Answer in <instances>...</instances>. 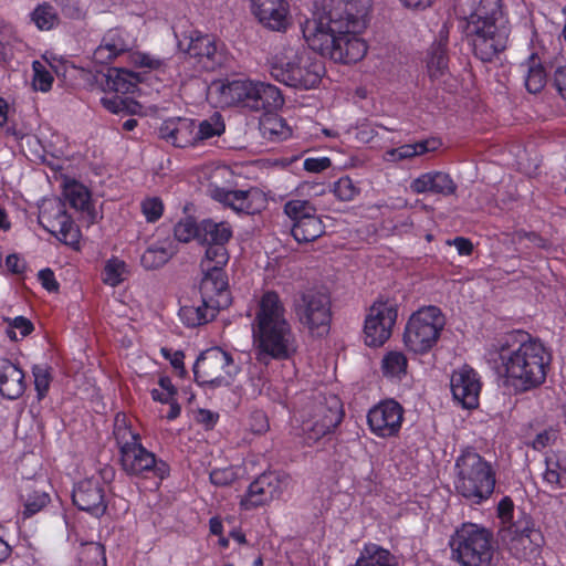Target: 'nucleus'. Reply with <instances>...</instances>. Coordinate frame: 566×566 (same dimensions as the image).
<instances>
[{"label": "nucleus", "mask_w": 566, "mask_h": 566, "mask_svg": "<svg viewBox=\"0 0 566 566\" xmlns=\"http://www.w3.org/2000/svg\"><path fill=\"white\" fill-rule=\"evenodd\" d=\"M496 354L497 375L514 395L533 391L545 384L553 355L541 338L514 329L499 339Z\"/></svg>", "instance_id": "obj_1"}, {"label": "nucleus", "mask_w": 566, "mask_h": 566, "mask_svg": "<svg viewBox=\"0 0 566 566\" xmlns=\"http://www.w3.org/2000/svg\"><path fill=\"white\" fill-rule=\"evenodd\" d=\"M453 11L463 40L484 63L494 61L507 45L502 0H454Z\"/></svg>", "instance_id": "obj_2"}, {"label": "nucleus", "mask_w": 566, "mask_h": 566, "mask_svg": "<svg viewBox=\"0 0 566 566\" xmlns=\"http://www.w3.org/2000/svg\"><path fill=\"white\" fill-rule=\"evenodd\" d=\"M364 28L363 18L353 12L340 19L331 15L306 19L301 25L303 38L313 52L342 64L357 63L366 55L368 46L358 36Z\"/></svg>", "instance_id": "obj_3"}, {"label": "nucleus", "mask_w": 566, "mask_h": 566, "mask_svg": "<svg viewBox=\"0 0 566 566\" xmlns=\"http://www.w3.org/2000/svg\"><path fill=\"white\" fill-rule=\"evenodd\" d=\"M251 326L259 363L268 365L271 360H290L296 354V337L277 292L265 291L261 295Z\"/></svg>", "instance_id": "obj_4"}, {"label": "nucleus", "mask_w": 566, "mask_h": 566, "mask_svg": "<svg viewBox=\"0 0 566 566\" xmlns=\"http://www.w3.org/2000/svg\"><path fill=\"white\" fill-rule=\"evenodd\" d=\"M220 94L228 105L240 106L253 112L263 111L260 120L262 136L271 142H281L291 136V128L285 119L274 112L284 104L281 90L273 84L234 80L221 85Z\"/></svg>", "instance_id": "obj_5"}, {"label": "nucleus", "mask_w": 566, "mask_h": 566, "mask_svg": "<svg viewBox=\"0 0 566 566\" xmlns=\"http://www.w3.org/2000/svg\"><path fill=\"white\" fill-rule=\"evenodd\" d=\"M496 471L473 448L462 449L453 467V486L458 495L472 504H482L494 493Z\"/></svg>", "instance_id": "obj_6"}, {"label": "nucleus", "mask_w": 566, "mask_h": 566, "mask_svg": "<svg viewBox=\"0 0 566 566\" xmlns=\"http://www.w3.org/2000/svg\"><path fill=\"white\" fill-rule=\"evenodd\" d=\"M344 418L343 401L334 394L314 396L297 411L296 416L304 443L308 447L335 433Z\"/></svg>", "instance_id": "obj_7"}, {"label": "nucleus", "mask_w": 566, "mask_h": 566, "mask_svg": "<svg viewBox=\"0 0 566 566\" xmlns=\"http://www.w3.org/2000/svg\"><path fill=\"white\" fill-rule=\"evenodd\" d=\"M451 557L460 566H490L493 559V533L465 522L450 536Z\"/></svg>", "instance_id": "obj_8"}, {"label": "nucleus", "mask_w": 566, "mask_h": 566, "mask_svg": "<svg viewBox=\"0 0 566 566\" xmlns=\"http://www.w3.org/2000/svg\"><path fill=\"white\" fill-rule=\"evenodd\" d=\"M444 325V315L438 306H423L409 317L403 343L410 352L427 354L439 340Z\"/></svg>", "instance_id": "obj_9"}, {"label": "nucleus", "mask_w": 566, "mask_h": 566, "mask_svg": "<svg viewBox=\"0 0 566 566\" xmlns=\"http://www.w3.org/2000/svg\"><path fill=\"white\" fill-rule=\"evenodd\" d=\"M271 74L276 81L287 86L311 90L321 83L325 74V65L315 54L302 51L286 62L275 63Z\"/></svg>", "instance_id": "obj_10"}, {"label": "nucleus", "mask_w": 566, "mask_h": 566, "mask_svg": "<svg viewBox=\"0 0 566 566\" xmlns=\"http://www.w3.org/2000/svg\"><path fill=\"white\" fill-rule=\"evenodd\" d=\"M39 224L60 242L80 250L81 230L66 210V203L61 198L44 199L39 207Z\"/></svg>", "instance_id": "obj_11"}, {"label": "nucleus", "mask_w": 566, "mask_h": 566, "mask_svg": "<svg viewBox=\"0 0 566 566\" xmlns=\"http://www.w3.org/2000/svg\"><path fill=\"white\" fill-rule=\"evenodd\" d=\"M294 310L298 322L313 336L322 337L329 333L332 302L327 293L308 289L295 301Z\"/></svg>", "instance_id": "obj_12"}, {"label": "nucleus", "mask_w": 566, "mask_h": 566, "mask_svg": "<svg viewBox=\"0 0 566 566\" xmlns=\"http://www.w3.org/2000/svg\"><path fill=\"white\" fill-rule=\"evenodd\" d=\"M239 373L232 356L220 347L205 350L193 366L195 379L200 386H229Z\"/></svg>", "instance_id": "obj_13"}, {"label": "nucleus", "mask_w": 566, "mask_h": 566, "mask_svg": "<svg viewBox=\"0 0 566 566\" xmlns=\"http://www.w3.org/2000/svg\"><path fill=\"white\" fill-rule=\"evenodd\" d=\"M292 478L284 471H264L258 475L241 495L239 507L241 511H253L269 506L286 491Z\"/></svg>", "instance_id": "obj_14"}, {"label": "nucleus", "mask_w": 566, "mask_h": 566, "mask_svg": "<svg viewBox=\"0 0 566 566\" xmlns=\"http://www.w3.org/2000/svg\"><path fill=\"white\" fill-rule=\"evenodd\" d=\"M108 470L77 481L72 491L74 506L94 518L103 517L109 503ZM113 476L112 470H109Z\"/></svg>", "instance_id": "obj_15"}, {"label": "nucleus", "mask_w": 566, "mask_h": 566, "mask_svg": "<svg viewBox=\"0 0 566 566\" xmlns=\"http://www.w3.org/2000/svg\"><path fill=\"white\" fill-rule=\"evenodd\" d=\"M179 46L197 60L206 71H216L227 65L229 53L224 43L212 34L189 30L179 40Z\"/></svg>", "instance_id": "obj_16"}, {"label": "nucleus", "mask_w": 566, "mask_h": 566, "mask_svg": "<svg viewBox=\"0 0 566 566\" xmlns=\"http://www.w3.org/2000/svg\"><path fill=\"white\" fill-rule=\"evenodd\" d=\"M119 455L122 468L129 476L154 479L161 482L170 474L169 464L146 449L143 442L122 450Z\"/></svg>", "instance_id": "obj_17"}, {"label": "nucleus", "mask_w": 566, "mask_h": 566, "mask_svg": "<svg viewBox=\"0 0 566 566\" xmlns=\"http://www.w3.org/2000/svg\"><path fill=\"white\" fill-rule=\"evenodd\" d=\"M398 316L397 307L388 301H376L364 323V342L368 347L382 346L391 336Z\"/></svg>", "instance_id": "obj_18"}, {"label": "nucleus", "mask_w": 566, "mask_h": 566, "mask_svg": "<svg viewBox=\"0 0 566 566\" xmlns=\"http://www.w3.org/2000/svg\"><path fill=\"white\" fill-rule=\"evenodd\" d=\"M369 431L381 439L398 437L405 419L403 407L392 398H386L373 406L367 412Z\"/></svg>", "instance_id": "obj_19"}, {"label": "nucleus", "mask_w": 566, "mask_h": 566, "mask_svg": "<svg viewBox=\"0 0 566 566\" xmlns=\"http://www.w3.org/2000/svg\"><path fill=\"white\" fill-rule=\"evenodd\" d=\"M206 253L200 262L203 273L201 289L205 293L211 291H228V276L224 266L229 262L227 244H206Z\"/></svg>", "instance_id": "obj_20"}, {"label": "nucleus", "mask_w": 566, "mask_h": 566, "mask_svg": "<svg viewBox=\"0 0 566 566\" xmlns=\"http://www.w3.org/2000/svg\"><path fill=\"white\" fill-rule=\"evenodd\" d=\"M453 399L464 409L472 410L479 406L482 380L480 374L464 364L454 369L450 377Z\"/></svg>", "instance_id": "obj_21"}, {"label": "nucleus", "mask_w": 566, "mask_h": 566, "mask_svg": "<svg viewBox=\"0 0 566 566\" xmlns=\"http://www.w3.org/2000/svg\"><path fill=\"white\" fill-rule=\"evenodd\" d=\"M200 302L192 305H184L179 308L178 316L182 324L187 327L193 328L205 325L212 321L220 307L222 306L221 298L227 296L226 291H211L205 293L199 286Z\"/></svg>", "instance_id": "obj_22"}, {"label": "nucleus", "mask_w": 566, "mask_h": 566, "mask_svg": "<svg viewBox=\"0 0 566 566\" xmlns=\"http://www.w3.org/2000/svg\"><path fill=\"white\" fill-rule=\"evenodd\" d=\"M130 48L128 33L122 28H112L103 34L92 59L96 64L105 65L130 51Z\"/></svg>", "instance_id": "obj_23"}, {"label": "nucleus", "mask_w": 566, "mask_h": 566, "mask_svg": "<svg viewBox=\"0 0 566 566\" xmlns=\"http://www.w3.org/2000/svg\"><path fill=\"white\" fill-rule=\"evenodd\" d=\"M159 136L178 148L196 147V119L169 118L164 120L159 128Z\"/></svg>", "instance_id": "obj_24"}, {"label": "nucleus", "mask_w": 566, "mask_h": 566, "mask_svg": "<svg viewBox=\"0 0 566 566\" xmlns=\"http://www.w3.org/2000/svg\"><path fill=\"white\" fill-rule=\"evenodd\" d=\"M252 10L265 28L273 31L285 30L289 3L285 0H251Z\"/></svg>", "instance_id": "obj_25"}, {"label": "nucleus", "mask_w": 566, "mask_h": 566, "mask_svg": "<svg viewBox=\"0 0 566 566\" xmlns=\"http://www.w3.org/2000/svg\"><path fill=\"white\" fill-rule=\"evenodd\" d=\"M20 515L28 520L44 510L51 502L50 494L38 486L33 479H25L19 486Z\"/></svg>", "instance_id": "obj_26"}, {"label": "nucleus", "mask_w": 566, "mask_h": 566, "mask_svg": "<svg viewBox=\"0 0 566 566\" xmlns=\"http://www.w3.org/2000/svg\"><path fill=\"white\" fill-rule=\"evenodd\" d=\"M415 193H437L442 196H451L457 190V185L449 174L442 171H429L421 174L412 180L410 185Z\"/></svg>", "instance_id": "obj_27"}, {"label": "nucleus", "mask_w": 566, "mask_h": 566, "mask_svg": "<svg viewBox=\"0 0 566 566\" xmlns=\"http://www.w3.org/2000/svg\"><path fill=\"white\" fill-rule=\"evenodd\" d=\"M545 538L542 532H534L528 538H509L507 548L513 557L521 562L536 564L542 558Z\"/></svg>", "instance_id": "obj_28"}, {"label": "nucleus", "mask_w": 566, "mask_h": 566, "mask_svg": "<svg viewBox=\"0 0 566 566\" xmlns=\"http://www.w3.org/2000/svg\"><path fill=\"white\" fill-rule=\"evenodd\" d=\"M24 390V373L18 358H2V398L18 399Z\"/></svg>", "instance_id": "obj_29"}, {"label": "nucleus", "mask_w": 566, "mask_h": 566, "mask_svg": "<svg viewBox=\"0 0 566 566\" xmlns=\"http://www.w3.org/2000/svg\"><path fill=\"white\" fill-rule=\"evenodd\" d=\"M520 70L523 74L526 91L531 94L542 92L547 82V73L542 59L536 52H532L527 59L520 64Z\"/></svg>", "instance_id": "obj_30"}, {"label": "nucleus", "mask_w": 566, "mask_h": 566, "mask_svg": "<svg viewBox=\"0 0 566 566\" xmlns=\"http://www.w3.org/2000/svg\"><path fill=\"white\" fill-rule=\"evenodd\" d=\"M103 77L102 85L104 91L122 95L134 93L140 82L137 73L118 67H109Z\"/></svg>", "instance_id": "obj_31"}, {"label": "nucleus", "mask_w": 566, "mask_h": 566, "mask_svg": "<svg viewBox=\"0 0 566 566\" xmlns=\"http://www.w3.org/2000/svg\"><path fill=\"white\" fill-rule=\"evenodd\" d=\"M448 32L444 33L443 31H440L438 40L434 41L429 49L427 70L432 81L440 78L448 71Z\"/></svg>", "instance_id": "obj_32"}, {"label": "nucleus", "mask_w": 566, "mask_h": 566, "mask_svg": "<svg viewBox=\"0 0 566 566\" xmlns=\"http://www.w3.org/2000/svg\"><path fill=\"white\" fill-rule=\"evenodd\" d=\"M113 436L119 452L135 443L142 442V436L134 426L133 419L125 412H117L114 417Z\"/></svg>", "instance_id": "obj_33"}, {"label": "nucleus", "mask_w": 566, "mask_h": 566, "mask_svg": "<svg viewBox=\"0 0 566 566\" xmlns=\"http://www.w3.org/2000/svg\"><path fill=\"white\" fill-rule=\"evenodd\" d=\"M175 253L176 247L171 240L157 241L144 251L140 263L146 270H156L164 266Z\"/></svg>", "instance_id": "obj_34"}, {"label": "nucleus", "mask_w": 566, "mask_h": 566, "mask_svg": "<svg viewBox=\"0 0 566 566\" xmlns=\"http://www.w3.org/2000/svg\"><path fill=\"white\" fill-rule=\"evenodd\" d=\"M199 231L201 244H227L233 234L229 222L210 218L199 222Z\"/></svg>", "instance_id": "obj_35"}, {"label": "nucleus", "mask_w": 566, "mask_h": 566, "mask_svg": "<svg viewBox=\"0 0 566 566\" xmlns=\"http://www.w3.org/2000/svg\"><path fill=\"white\" fill-rule=\"evenodd\" d=\"M209 192L213 200L233 209L237 212H250L251 202L249 200L250 191L248 190H230L211 185Z\"/></svg>", "instance_id": "obj_36"}, {"label": "nucleus", "mask_w": 566, "mask_h": 566, "mask_svg": "<svg viewBox=\"0 0 566 566\" xmlns=\"http://www.w3.org/2000/svg\"><path fill=\"white\" fill-rule=\"evenodd\" d=\"M63 197L65 203L76 211L90 213L93 210L91 201V191L83 184L72 179L66 180L63 185Z\"/></svg>", "instance_id": "obj_37"}, {"label": "nucleus", "mask_w": 566, "mask_h": 566, "mask_svg": "<svg viewBox=\"0 0 566 566\" xmlns=\"http://www.w3.org/2000/svg\"><path fill=\"white\" fill-rule=\"evenodd\" d=\"M440 140L436 138L420 140L415 144H406L398 148L387 150L385 158L388 161H400L429 151H434L440 147Z\"/></svg>", "instance_id": "obj_38"}, {"label": "nucleus", "mask_w": 566, "mask_h": 566, "mask_svg": "<svg viewBox=\"0 0 566 566\" xmlns=\"http://www.w3.org/2000/svg\"><path fill=\"white\" fill-rule=\"evenodd\" d=\"M545 470L542 473L543 482L551 490L557 491L566 488V464L552 453L545 457Z\"/></svg>", "instance_id": "obj_39"}, {"label": "nucleus", "mask_w": 566, "mask_h": 566, "mask_svg": "<svg viewBox=\"0 0 566 566\" xmlns=\"http://www.w3.org/2000/svg\"><path fill=\"white\" fill-rule=\"evenodd\" d=\"M382 376L391 381H400L407 375L408 358L402 352L390 350L381 359Z\"/></svg>", "instance_id": "obj_40"}, {"label": "nucleus", "mask_w": 566, "mask_h": 566, "mask_svg": "<svg viewBox=\"0 0 566 566\" xmlns=\"http://www.w3.org/2000/svg\"><path fill=\"white\" fill-rule=\"evenodd\" d=\"M324 232L325 227L318 214L298 221V223L291 227V234L298 243L313 242L323 235Z\"/></svg>", "instance_id": "obj_41"}, {"label": "nucleus", "mask_w": 566, "mask_h": 566, "mask_svg": "<svg viewBox=\"0 0 566 566\" xmlns=\"http://www.w3.org/2000/svg\"><path fill=\"white\" fill-rule=\"evenodd\" d=\"M226 132V123L220 112H213L207 118L196 120L197 145L214 137H220Z\"/></svg>", "instance_id": "obj_42"}, {"label": "nucleus", "mask_w": 566, "mask_h": 566, "mask_svg": "<svg viewBox=\"0 0 566 566\" xmlns=\"http://www.w3.org/2000/svg\"><path fill=\"white\" fill-rule=\"evenodd\" d=\"M392 556L388 549L381 546L368 543L360 551L355 566H392Z\"/></svg>", "instance_id": "obj_43"}, {"label": "nucleus", "mask_w": 566, "mask_h": 566, "mask_svg": "<svg viewBox=\"0 0 566 566\" xmlns=\"http://www.w3.org/2000/svg\"><path fill=\"white\" fill-rule=\"evenodd\" d=\"M283 212L289 218L291 227L298 221L317 214L315 205L306 199H290L283 206Z\"/></svg>", "instance_id": "obj_44"}, {"label": "nucleus", "mask_w": 566, "mask_h": 566, "mask_svg": "<svg viewBox=\"0 0 566 566\" xmlns=\"http://www.w3.org/2000/svg\"><path fill=\"white\" fill-rule=\"evenodd\" d=\"M31 21L41 31H50L57 27L60 18L56 9L49 2L38 4L31 12Z\"/></svg>", "instance_id": "obj_45"}, {"label": "nucleus", "mask_w": 566, "mask_h": 566, "mask_svg": "<svg viewBox=\"0 0 566 566\" xmlns=\"http://www.w3.org/2000/svg\"><path fill=\"white\" fill-rule=\"evenodd\" d=\"M506 532L509 539L518 537L528 538V535H532V533L542 531L530 514L524 511H520L516 514V518L507 526Z\"/></svg>", "instance_id": "obj_46"}, {"label": "nucleus", "mask_w": 566, "mask_h": 566, "mask_svg": "<svg viewBox=\"0 0 566 566\" xmlns=\"http://www.w3.org/2000/svg\"><path fill=\"white\" fill-rule=\"evenodd\" d=\"M2 321L8 323L4 334L11 342L19 340L17 332H19L20 339H22L34 331L33 323L22 315L15 316L14 318L2 317Z\"/></svg>", "instance_id": "obj_47"}, {"label": "nucleus", "mask_w": 566, "mask_h": 566, "mask_svg": "<svg viewBox=\"0 0 566 566\" xmlns=\"http://www.w3.org/2000/svg\"><path fill=\"white\" fill-rule=\"evenodd\" d=\"M34 389L39 401L43 400L50 390L53 380L52 368L49 365H34L32 367Z\"/></svg>", "instance_id": "obj_48"}, {"label": "nucleus", "mask_w": 566, "mask_h": 566, "mask_svg": "<svg viewBox=\"0 0 566 566\" xmlns=\"http://www.w3.org/2000/svg\"><path fill=\"white\" fill-rule=\"evenodd\" d=\"M126 272V263L118 258L109 259L103 270V281L105 284L109 286H117L124 280V274Z\"/></svg>", "instance_id": "obj_49"}, {"label": "nucleus", "mask_w": 566, "mask_h": 566, "mask_svg": "<svg viewBox=\"0 0 566 566\" xmlns=\"http://www.w3.org/2000/svg\"><path fill=\"white\" fill-rule=\"evenodd\" d=\"M332 191L340 201H352L359 195L360 189L349 176H342L333 184Z\"/></svg>", "instance_id": "obj_50"}, {"label": "nucleus", "mask_w": 566, "mask_h": 566, "mask_svg": "<svg viewBox=\"0 0 566 566\" xmlns=\"http://www.w3.org/2000/svg\"><path fill=\"white\" fill-rule=\"evenodd\" d=\"M199 223L193 219L180 220L174 227V237L178 242L188 243L196 239L200 242Z\"/></svg>", "instance_id": "obj_51"}, {"label": "nucleus", "mask_w": 566, "mask_h": 566, "mask_svg": "<svg viewBox=\"0 0 566 566\" xmlns=\"http://www.w3.org/2000/svg\"><path fill=\"white\" fill-rule=\"evenodd\" d=\"M81 566H107L105 547L99 543H90L82 552Z\"/></svg>", "instance_id": "obj_52"}, {"label": "nucleus", "mask_w": 566, "mask_h": 566, "mask_svg": "<svg viewBox=\"0 0 566 566\" xmlns=\"http://www.w3.org/2000/svg\"><path fill=\"white\" fill-rule=\"evenodd\" d=\"M33 70V78L32 85L35 91H40L43 93L49 92L52 88L54 77L51 72L46 69V66L40 62L34 61L32 63Z\"/></svg>", "instance_id": "obj_53"}, {"label": "nucleus", "mask_w": 566, "mask_h": 566, "mask_svg": "<svg viewBox=\"0 0 566 566\" xmlns=\"http://www.w3.org/2000/svg\"><path fill=\"white\" fill-rule=\"evenodd\" d=\"M140 211L148 223H155L163 217L165 205L159 197H146L140 202Z\"/></svg>", "instance_id": "obj_54"}, {"label": "nucleus", "mask_w": 566, "mask_h": 566, "mask_svg": "<svg viewBox=\"0 0 566 566\" xmlns=\"http://www.w3.org/2000/svg\"><path fill=\"white\" fill-rule=\"evenodd\" d=\"M158 385L161 390L157 388L150 390V396L154 401L169 402L172 400V398L177 397L178 390L169 376H160L158 379Z\"/></svg>", "instance_id": "obj_55"}, {"label": "nucleus", "mask_w": 566, "mask_h": 566, "mask_svg": "<svg viewBox=\"0 0 566 566\" xmlns=\"http://www.w3.org/2000/svg\"><path fill=\"white\" fill-rule=\"evenodd\" d=\"M240 471L239 467L233 465L218 468L210 472L209 479L213 485L228 486L239 479Z\"/></svg>", "instance_id": "obj_56"}, {"label": "nucleus", "mask_w": 566, "mask_h": 566, "mask_svg": "<svg viewBox=\"0 0 566 566\" xmlns=\"http://www.w3.org/2000/svg\"><path fill=\"white\" fill-rule=\"evenodd\" d=\"M101 102L107 111L114 114L130 112L132 101L122 94L115 93L113 96H104Z\"/></svg>", "instance_id": "obj_57"}, {"label": "nucleus", "mask_w": 566, "mask_h": 566, "mask_svg": "<svg viewBox=\"0 0 566 566\" xmlns=\"http://www.w3.org/2000/svg\"><path fill=\"white\" fill-rule=\"evenodd\" d=\"M557 438L558 431L553 428H547L538 432L533 439V441L527 446L535 451L542 452L547 447L553 446L556 442Z\"/></svg>", "instance_id": "obj_58"}, {"label": "nucleus", "mask_w": 566, "mask_h": 566, "mask_svg": "<svg viewBox=\"0 0 566 566\" xmlns=\"http://www.w3.org/2000/svg\"><path fill=\"white\" fill-rule=\"evenodd\" d=\"M270 428L269 419L265 412L255 410L249 417V429L254 434H263Z\"/></svg>", "instance_id": "obj_59"}, {"label": "nucleus", "mask_w": 566, "mask_h": 566, "mask_svg": "<svg viewBox=\"0 0 566 566\" xmlns=\"http://www.w3.org/2000/svg\"><path fill=\"white\" fill-rule=\"evenodd\" d=\"M160 354L165 359L169 360L172 368L176 369L179 375L182 376L186 374L184 363L185 354L181 350H172L171 348L161 347Z\"/></svg>", "instance_id": "obj_60"}, {"label": "nucleus", "mask_w": 566, "mask_h": 566, "mask_svg": "<svg viewBox=\"0 0 566 566\" xmlns=\"http://www.w3.org/2000/svg\"><path fill=\"white\" fill-rule=\"evenodd\" d=\"M416 214L399 213L392 219V230L397 234H406L412 231Z\"/></svg>", "instance_id": "obj_61"}, {"label": "nucleus", "mask_w": 566, "mask_h": 566, "mask_svg": "<svg viewBox=\"0 0 566 566\" xmlns=\"http://www.w3.org/2000/svg\"><path fill=\"white\" fill-rule=\"evenodd\" d=\"M38 280L42 287L49 293H56L60 290V284L55 277L54 272L50 268L39 271Z\"/></svg>", "instance_id": "obj_62"}, {"label": "nucleus", "mask_w": 566, "mask_h": 566, "mask_svg": "<svg viewBox=\"0 0 566 566\" xmlns=\"http://www.w3.org/2000/svg\"><path fill=\"white\" fill-rule=\"evenodd\" d=\"M332 166V160L326 157H308L303 163V168L307 172L319 174Z\"/></svg>", "instance_id": "obj_63"}, {"label": "nucleus", "mask_w": 566, "mask_h": 566, "mask_svg": "<svg viewBox=\"0 0 566 566\" xmlns=\"http://www.w3.org/2000/svg\"><path fill=\"white\" fill-rule=\"evenodd\" d=\"M497 516L503 523H510L516 518L514 503L510 496H504L497 504Z\"/></svg>", "instance_id": "obj_64"}]
</instances>
